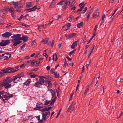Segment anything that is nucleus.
Instances as JSON below:
<instances>
[{
  "label": "nucleus",
  "instance_id": "23",
  "mask_svg": "<svg viewBox=\"0 0 123 123\" xmlns=\"http://www.w3.org/2000/svg\"><path fill=\"white\" fill-rule=\"evenodd\" d=\"M26 6L28 7H30L32 6V5L31 2H28L26 3Z\"/></svg>",
  "mask_w": 123,
  "mask_h": 123
},
{
  "label": "nucleus",
  "instance_id": "8",
  "mask_svg": "<svg viewBox=\"0 0 123 123\" xmlns=\"http://www.w3.org/2000/svg\"><path fill=\"white\" fill-rule=\"evenodd\" d=\"M3 59L4 60H6L9 58L11 56L10 54H2Z\"/></svg>",
  "mask_w": 123,
  "mask_h": 123
},
{
  "label": "nucleus",
  "instance_id": "62",
  "mask_svg": "<svg viewBox=\"0 0 123 123\" xmlns=\"http://www.w3.org/2000/svg\"><path fill=\"white\" fill-rule=\"evenodd\" d=\"M40 116L39 115L37 116L36 117L37 119L39 121L40 120Z\"/></svg>",
  "mask_w": 123,
  "mask_h": 123
},
{
  "label": "nucleus",
  "instance_id": "40",
  "mask_svg": "<svg viewBox=\"0 0 123 123\" xmlns=\"http://www.w3.org/2000/svg\"><path fill=\"white\" fill-rule=\"evenodd\" d=\"M40 61H35V65L34 66H37L39 64V63Z\"/></svg>",
  "mask_w": 123,
  "mask_h": 123
},
{
  "label": "nucleus",
  "instance_id": "5",
  "mask_svg": "<svg viewBox=\"0 0 123 123\" xmlns=\"http://www.w3.org/2000/svg\"><path fill=\"white\" fill-rule=\"evenodd\" d=\"M36 107L34 108L35 110H41L43 108V104L41 103H37L36 105Z\"/></svg>",
  "mask_w": 123,
  "mask_h": 123
},
{
  "label": "nucleus",
  "instance_id": "18",
  "mask_svg": "<svg viewBox=\"0 0 123 123\" xmlns=\"http://www.w3.org/2000/svg\"><path fill=\"white\" fill-rule=\"evenodd\" d=\"M54 57L55 58V61H56L57 60V55L56 53H54L53 55V60L54 61Z\"/></svg>",
  "mask_w": 123,
  "mask_h": 123
},
{
  "label": "nucleus",
  "instance_id": "51",
  "mask_svg": "<svg viewBox=\"0 0 123 123\" xmlns=\"http://www.w3.org/2000/svg\"><path fill=\"white\" fill-rule=\"evenodd\" d=\"M90 86H86V89L85 91L86 92H87L89 89V87Z\"/></svg>",
  "mask_w": 123,
  "mask_h": 123
},
{
  "label": "nucleus",
  "instance_id": "59",
  "mask_svg": "<svg viewBox=\"0 0 123 123\" xmlns=\"http://www.w3.org/2000/svg\"><path fill=\"white\" fill-rule=\"evenodd\" d=\"M82 71L81 73V74L82 75V74H83V72H84V66H83L82 67Z\"/></svg>",
  "mask_w": 123,
  "mask_h": 123
},
{
  "label": "nucleus",
  "instance_id": "24",
  "mask_svg": "<svg viewBox=\"0 0 123 123\" xmlns=\"http://www.w3.org/2000/svg\"><path fill=\"white\" fill-rule=\"evenodd\" d=\"M42 77H44V76H39L40 78L39 79V80L40 81V82L41 83V82L44 83V80L42 78Z\"/></svg>",
  "mask_w": 123,
  "mask_h": 123
},
{
  "label": "nucleus",
  "instance_id": "2",
  "mask_svg": "<svg viewBox=\"0 0 123 123\" xmlns=\"http://www.w3.org/2000/svg\"><path fill=\"white\" fill-rule=\"evenodd\" d=\"M24 76V74L23 73L18 74L13 77V78L12 79V81L15 83H16L19 81H21L22 80V79L21 78L23 77Z\"/></svg>",
  "mask_w": 123,
  "mask_h": 123
},
{
  "label": "nucleus",
  "instance_id": "37",
  "mask_svg": "<svg viewBox=\"0 0 123 123\" xmlns=\"http://www.w3.org/2000/svg\"><path fill=\"white\" fill-rule=\"evenodd\" d=\"M85 5H84L80 7V8L77 11V12H78L79 11L80 12V11L82 10L83 8L84 7Z\"/></svg>",
  "mask_w": 123,
  "mask_h": 123
},
{
  "label": "nucleus",
  "instance_id": "36",
  "mask_svg": "<svg viewBox=\"0 0 123 123\" xmlns=\"http://www.w3.org/2000/svg\"><path fill=\"white\" fill-rule=\"evenodd\" d=\"M12 3L13 4V5L14 6H15V8H17L18 4V3L17 2H13Z\"/></svg>",
  "mask_w": 123,
  "mask_h": 123
},
{
  "label": "nucleus",
  "instance_id": "30",
  "mask_svg": "<svg viewBox=\"0 0 123 123\" xmlns=\"http://www.w3.org/2000/svg\"><path fill=\"white\" fill-rule=\"evenodd\" d=\"M54 44V41L53 40L51 41L49 43H48L47 45H51L53 46Z\"/></svg>",
  "mask_w": 123,
  "mask_h": 123
},
{
  "label": "nucleus",
  "instance_id": "48",
  "mask_svg": "<svg viewBox=\"0 0 123 123\" xmlns=\"http://www.w3.org/2000/svg\"><path fill=\"white\" fill-rule=\"evenodd\" d=\"M24 17V16L22 15H21L19 18H18V20L20 21V20L22 19V18H23Z\"/></svg>",
  "mask_w": 123,
  "mask_h": 123
},
{
  "label": "nucleus",
  "instance_id": "41",
  "mask_svg": "<svg viewBox=\"0 0 123 123\" xmlns=\"http://www.w3.org/2000/svg\"><path fill=\"white\" fill-rule=\"evenodd\" d=\"M25 10H26V11H28V12H31L32 11L35 10V9H31V8L28 9H25Z\"/></svg>",
  "mask_w": 123,
  "mask_h": 123
},
{
  "label": "nucleus",
  "instance_id": "22",
  "mask_svg": "<svg viewBox=\"0 0 123 123\" xmlns=\"http://www.w3.org/2000/svg\"><path fill=\"white\" fill-rule=\"evenodd\" d=\"M77 42L76 41H75L72 44L71 46V48L72 49H73L74 48V47L76 46L77 45Z\"/></svg>",
  "mask_w": 123,
  "mask_h": 123
},
{
  "label": "nucleus",
  "instance_id": "58",
  "mask_svg": "<svg viewBox=\"0 0 123 123\" xmlns=\"http://www.w3.org/2000/svg\"><path fill=\"white\" fill-rule=\"evenodd\" d=\"M91 11L87 12V14H88L87 16H88V17H89L91 14Z\"/></svg>",
  "mask_w": 123,
  "mask_h": 123
},
{
  "label": "nucleus",
  "instance_id": "21",
  "mask_svg": "<svg viewBox=\"0 0 123 123\" xmlns=\"http://www.w3.org/2000/svg\"><path fill=\"white\" fill-rule=\"evenodd\" d=\"M49 40V38H46L45 39H43L42 41V42L44 43L45 44H46L48 42Z\"/></svg>",
  "mask_w": 123,
  "mask_h": 123
},
{
  "label": "nucleus",
  "instance_id": "7",
  "mask_svg": "<svg viewBox=\"0 0 123 123\" xmlns=\"http://www.w3.org/2000/svg\"><path fill=\"white\" fill-rule=\"evenodd\" d=\"M10 41L8 40H2L1 42H0V45L1 46H4L8 45L10 43Z\"/></svg>",
  "mask_w": 123,
  "mask_h": 123
},
{
  "label": "nucleus",
  "instance_id": "1",
  "mask_svg": "<svg viewBox=\"0 0 123 123\" xmlns=\"http://www.w3.org/2000/svg\"><path fill=\"white\" fill-rule=\"evenodd\" d=\"M12 81V79L9 77H6L3 80V82H1L0 84V86H5V89L7 90V89L10 88L11 85V84H9ZM7 92H8L7 91Z\"/></svg>",
  "mask_w": 123,
  "mask_h": 123
},
{
  "label": "nucleus",
  "instance_id": "53",
  "mask_svg": "<svg viewBox=\"0 0 123 123\" xmlns=\"http://www.w3.org/2000/svg\"><path fill=\"white\" fill-rule=\"evenodd\" d=\"M16 69H14L15 72H16L18 71V66H16L15 67Z\"/></svg>",
  "mask_w": 123,
  "mask_h": 123
},
{
  "label": "nucleus",
  "instance_id": "31",
  "mask_svg": "<svg viewBox=\"0 0 123 123\" xmlns=\"http://www.w3.org/2000/svg\"><path fill=\"white\" fill-rule=\"evenodd\" d=\"M48 85L49 87L51 88L52 87V84L51 81H48Z\"/></svg>",
  "mask_w": 123,
  "mask_h": 123
},
{
  "label": "nucleus",
  "instance_id": "3",
  "mask_svg": "<svg viewBox=\"0 0 123 123\" xmlns=\"http://www.w3.org/2000/svg\"><path fill=\"white\" fill-rule=\"evenodd\" d=\"M11 38L13 39L12 40V42H14L16 41H20L21 40V35L18 34L16 35H14L13 36L11 37Z\"/></svg>",
  "mask_w": 123,
  "mask_h": 123
},
{
  "label": "nucleus",
  "instance_id": "10",
  "mask_svg": "<svg viewBox=\"0 0 123 123\" xmlns=\"http://www.w3.org/2000/svg\"><path fill=\"white\" fill-rule=\"evenodd\" d=\"M6 11L4 9H2L0 11V16L2 18L4 17L6 15Z\"/></svg>",
  "mask_w": 123,
  "mask_h": 123
},
{
  "label": "nucleus",
  "instance_id": "49",
  "mask_svg": "<svg viewBox=\"0 0 123 123\" xmlns=\"http://www.w3.org/2000/svg\"><path fill=\"white\" fill-rule=\"evenodd\" d=\"M46 50H45L44 51V52H45V53H44L43 54V55L45 57H48V55H47V53H46Z\"/></svg>",
  "mask_w": 123,
  "mask_h": 123
},
{
  "label": "nucleus",
  "instance_id": "26",
  "mask_svg": "<svg viewBox=\"0 0 123 123\" xmlns=\"http://www.w3.org/2000/svg\"><path fill=\"white\" fill-rule=\"evenodd\" d=\"M16 42H13L14 43L13 44V45L14 46H15L17 45L18 44H19L21 43V41H16Z\"/></svg>",
  "mask_w": 123,
  "mask_h": 123
},
{
  "label": "nucleus",
  "instance_id": "6",
  "mask_svg": "<svg viewBox=\"0 0 123 123\" xmlns=\"http://www.w3.org/2000/svg\"><path fill=\"white\" fill-rule=\"evenodd\" d=\"M8 93H0V98H10L13 96L12 95H10L9 96H7L6 94Z\"/></svg>",
  "mask_w": 123,
  "mask_h": 123
},
{
  "label": "nucleus",
  "instance_id": "56",
  "mask_svg": "<svg viewBox=\"0 0 123 123\" xmlns=\"http://www.w3.org/2000/svg\"><path fill=\"white\" fill-rule=\"evenodd\" d=\"M75 50H74L72 51L71 52H69V55L71 56L72 54L74 52V51Z\"/></svg>",
  "mask_w": 123,
  "mask_h": 123
},
{
  "label": "nucleus",
  "instance_id": "34",
  "mask_svg": "<svg viewBox=\"0 0 123 123\" xmlns=\"http://www.w3.org/2000/svg\"><path fill=\"white\" fill-rule=\"evenodd\" d=\"M54 74L55 75V77L56 78H58L59 76V74L57 72H54Z\"/></svg>",
  "mask_w": 123,
  "mask_h": 123
},
{
  "label": "nucleus",
  "instance_id": "25",
  "mask_svg": "<svg viewBox=\"0 0 123 123\" xmlns=\"http://www.w3.org/2000/svg\"><path fill=\"white\" fill-rule=\"evenodd\" d=\"M62 9L63 10H65L66 9L68 8V6L67 5V4H64L63 6H62Z\"/></svg>",
  "mask_w": 123,
  "mask_h": 123
},
{
  "label": "nucleus",
  "instance_id": "13",
  "mask_svg": "<svg viewBox=\"0 0 123 123\" xmlns=\"http://www.w3.org/2000/svg\"><path fill=\"white\" fill-rule=\"evenodd\" d=\"M76 34L75 33H73L72 34H70L67 37L68 39H70L72 38L76 35Z\"/></svg>",
  "mask_w": 123,
  "mask_h": 123
},
{
  "label": "nucleus",
  "instance_id": "9",
  "mask_svg": "<svg viewBox=\"0 0 123 123\" xmlns=\"http://www.w3.org/2000/svg\"><path fill=\"white\" fill-rule=\"evenodd\" d=\"M11 8H9V11L11 12L12 16L14 18H16V16L14 14L15 11L14 10V9L12 7H11Z\"/></svg>",
  "mask_w": 123,
  "mask_h": 123
},
{
  "label": "nucleus",
  "instance_id": "50",
  "mask_svg": "<svg viewBox=\"0 0 123 123\" xmlns=\"http://www.w3.org/2000/svg\"><path fill=\"white\" fill-rule=\"evenodd\" d=\"M94 48V47H93V48L92 49H91L90 50V53H89V56H88V57H89L90 56V55H91V54L92 53V52L93 51V49Z\"/></svg>",
  "mask_w": 123,
  "mask_h": 123
},
{
  "label": "nucleus",
  "instance_id": "47",
  "mask_svg": "<svg viewBox=\"0 0 123 123\" xmlns=\"http://www.w3.org/2000/svg\"><path fill=\"white\" fill-rule=\"evenodd\" d=\"M72 16H71L70 17H69L68 18V20L70 22L72 21Z\"/></svg>",
  "mask_w": 123,
  "mask_h": 123
},
{
  "label": "nucleus",
  "instance_id": "35",
  "mask_svg": "<svg viewBox=\"0 0 123 123\" xmlns=\"http://www.w3.org/2000/svg\"><path fill=\"white\" fill-rule=\"evenodd\" d=\"M35 61L34 60H31L30 61V62L31 63V64L33 65V66H34L35 65Z\"/></svg>",
  "mask_w": 123,
  "mask_h": 123
},
{
  "label": "nucleus",
  "instance_id": "12",
  "mask_svg": "<svg viewBox=\"0 0 123 123\" xmlns=\"http://www.w3.org/2000/svg\"><path fill=\"white\" fill-rule=\"evenodd\" d=\"M50 114V112L49 111L48 112H46L45 113L42 114V118L43 120L45 121L46 120V116Z\"/></svg>",
  "mask_w": 123,
  "mask_h": 123
},
{
  "label": "nucleus",
  "instance_id": "64",
  "mask_svg": "<svg viewBox=\"0 0 123 123\" xmlns=\"http://www.w3.org/2000/svg\"><path fill=\"white\" fill-rule=\"evenodd\" d=\"M25 43H24L23 44L21 47V49H22L25 46Z\"/></svg>",
  "mask_w": 123,
  "mask_h": 123
},
{
  "label": "nucleus",
  "instance_id": "11",
  "mask_svg": "<svg viewBox=\"0 0 123 123\" xmlns=\"http://www.w3.org/2000/svg\"><path fill=\"white\" fill-rule=\"evenodd\" d=\"M12 34L11 33L8 32H6L5 33L3 34L2 35V37H9L12 35Z\"/></svg>",
  "mask_w": 123,
  "mask_h": 123
},
{
  "label": "nucleus",
  "instance_id": "42",
  "mask_svg": "<svg viewBox=\"0 0 123 123\" xmlns=\"http://www.w3.org/2000/svg\"><path fill=\"white\" fill-rule=\"evenodd\" d=\"M33 118V116H30L28 117V120H31Z\"/></svg>",
  "mask_w": 123,
  "mask_h": 123
},
{
  "label": "nucleus",
  "instance_id": "15",
  "mask_svg": "<svg viewBox=\"0 0 123 123\" xmlns=\"http://www.w3.org/2000/svg\"><path fill=\"white\" fill-rule=\"evenodd\" d=\"M22 40L24 42H26L28 40V37L26 36H24L21 37V40Z\"/></svg>",
  "mask_w": 123,
  "mask_h": 123
},
{
  "label": "nucleus",
  "instance_id": "4",
  "mask_svg": "<svg viewBox=\"0 0 123 123\" xmlns=\"http://www.w3.org/2000/svg\"><path fill=\"white\" fill-rule=\"evenodd\" d=\"M55 93H52V98H54L53 99H51V102L50 103V105H53L54 104L55 101L56 100V97H57L59 95V93H57V96H55Z\"/></svg>",
  "mask_w": 123,
  "mask_h": 123
},
{
  "label": "nucleus",
  "instance_id": "45",
  "mask_svg": "<svg viewBox=\"0 0 123 123\" xmlns=\"http://www.w3.org/2000/svg\"><path fill=\"white\" fill-rule=\"evenodd\" d=\"M76 103V102L75 101L73 102L72 103V104H71V107H72V106H75V105Z\"/></svg>",
  "mask_w": 123,
  "mask_h": 123
},
{
  "label": "nucleus",
  "instance_id": "57",
  "mask_svg": "<svg viewBox=\"0 0 123 123\" xmlns=\"http://www.w3.org/2000/svg\"><path fill=\"white\" fill-rule=\"evenodd\" d=\"M65 2L66 3V4L67 5L68 4L70 5V4L71 2L70 1H65Z\"/></svg>",
  "mask_w": 123,
  "mask_h": 123
},
{
  "label": "nucleus",
  "instance_id": "52",
  "mask_svg": "<svg viewBox=\"0 0 123 123\" xmlns=\"http://www.w3.org/2000/svg\"><path fill=\"white\" fill-rule=\"evenodd\" d=\"M120 56V58L121 59H123V53H121L120 55H119Z\"/></svg>",
  "mask_w": 123,
  "mask_h": 123
},
{
  "label": "nucleus",
  "instance_id": "14",
  "mask_svg": "<svg viewBox=\"0 0 123 123\" xmlns=\"http://www.w3.org/2000/svg\"><path fill=\"white\" fill-rule=\"evenodd\" d=\"M56 4V0H53L49 6V8L51 9L52 8L54 7V5Z\"/></svg>",
  "mask_w": 123,
  "mask_h": 123
},
{
  "label": "nucleus",
  "instance_id": "17",
  "mask_svg": "<svg viewBox=\"0 0 123 123\" xmlns=\"http://www.w3.org/2000/svg\"><path fill=\"white\" fill-rule=\"evenodd\" d=\"M8 73H14L15 71L14 69L10 67H8Z\"/></svg>",
  "mask_w": 123,
  "mask_h": 123
},
{
  "label": "nucleus",
  "instance_id": "33",
  "mask_svg": "<svg viewBox=\"0 0 123 123\" xmlns=\"http://www.w3.org/2000/svg\"><path fill=\"white\" fill-rule=\"evenodd\" d=\"M4 72V73H8V68H7L6 69L2 70Z\"/></svg>",
  "mask_w": 123,
  "mask_h": 123
},
{
  "label": "nucleus",
  "instance_id": "29",
  "mask_svg": "<svg viewBox=\"0 0 123 123\" xmlns=\"http://www.w3.org/2000/svg\"><path fill=\"white\" fill-rule=\"evenodd\" d=\"M61 18V16L60 15H59L58 16H56L54 17V19L55 20H58L59 18Z\"/></svg>",
  "mask_w": 123,
  "mask_h": 123
},
{
  "label": "nucleus",
  "instance_id": "38",
  "mask_svg": "<svg viewBox=\"0 0 123 123\" xmlns=\"http://www.w3.org/2000/svg\"><path fill=\"white\" fill-rule=\"evenodd\" d=\"M48 108L47 107H45V108H43L42 110L41 111V112H42L43 113L45 111H48Z\"/></svg>",
  "mask_w": 123,
  "mask_h": 123
},
{
  "label": "nucleus",
  "instance_id": "44",
  "mask_svg": "<svg viewBox=\"0 0 123 123\" xmlns=\"http://www.w3.org/2000/svg\"><path fill=\"white\" fill-rule=\"evenodd\" d=\"M37 75L35 74L31 75L30 76V77L31 78H35Z\"/></svg>",
  "mask_w": 123,
  "mask_h": 123
},
{
  "label": "nucleus",
  "instance_id": "20",
  "mask_svg": "<svg viewBox=\"0 0 123 123\" xmlns=\"http://www.w3.org/2000/svg\"><path fill=\"white\" fill-rule=\"evenodd\" d=\"M42 85V84L39 82L35 83L34 86L36 87H38Z\"/></svg>",
  "mask_w": 123,
  "mask_h": 123
},
{
  "label": "nucleus",
  "instance_id": "16",
  "mask_svg": "<svg viewBox=\"0 0 123 123\" xmlns=\"http://www.w3.org/2000/svg\"><path fill=\"white\" fill-rule=\"evenodd\" d=\"M31 82V80L29 79L26 80V81L24 83V85H28Z\"/></svg>",
  "mask_w": 123,
  "mask_h": 123
},
{
  "label": "nucleus",
  "instance_id": "32",
  "mask_svg": "<svg viewBox=\"0 0 123 123\" xmlns=\"http://www.w3.org/2000/svg\"><path fill=\"white\" fill-rule=\"evenodd\" d=\"M50 100H46L45 101L44 105H47L48 104H49L50 103Z\"/></svg>",
  "mask_w": 123,
  "mask_h": 123
},
{
  "label": "nucleus",
  "instance_id": "39",
  "mask_svg": "<svg viewBox=\"0 0 123 123\" xmlns=\"http://www.w3.org/2000/svg\"><path fill=\"white\" fill-rule=\"evenodd\" d=\"M23 7V6L22 4L18 3V6H17L18 8H20L22 7Z\"/></svg>",
  "mask_w": 123,
  "mask_h": 123
},
{
  "label": "nucleus",
  "instance_id": "27",
  "mask_svg": "<svg viewBox=\"0 0 123 123\" xmlns=\"http://www.w3.org/2000/svg\"><path fill=\"white\" fill-rule=\"evenodd\" d=\"M64 4H66V3L64 1L62 0L60 2L57 3V5H62V6H63Z\"/></svg>",
  "mask_w": 123,
  "mask_h": 123
},
{
  "label": "nucleus",
  "instance_id": "46",
  "mask_svg": "<svg viewBox=\"0 0 123 123\" xmlns=\"http://www.w3.org/2000/svg\"><path fill=\"white\" fill-rule=\"evenodd\" d=\"M4 72H3V71L2 70L0 71V74L1 75L0 76H3V75H4Z\"/></svg>",
  "mask_w": 123,
  "mask_h": 123
},
{
  "label": "nucleus",
  "instance_id": "60",
  "mask_svg": "<svg viewBox=\"0 0 123 123\" xmlns=\"http://www.w3.org/2000/svg\"><path fill=\"white\" fill-rule=\"evenodd\" d=\"M46 69L47 70L49 71V70L50 68V67L49 66H47L46 67Z\"/></svg>",
  "mask_w": 123,
  "mask_h": 123
},
{
  "label": "nucleus",
  "instance_id": "19",
  "mask_svg": "<svg viewBox=\"0 0 123 123\" xmlns=\"http://www.w3.org/2000/svg\"><path fill=\"white\" fill-rule=\"evenodd\" d=\"M99 15L98 12H95L92 15L93 18L98 17Z\"/></svg>",
  "mask_w": 123,
  "mask_h": 123
},
{
  "label": "nucleus",
  "instance_id": "43",
  "mask_svg": "<svg viewBox=\"0 0 123 123\" xmlns=\"http://www.w3.org/2000/svg\"><path fill=\"white\" fill-rule=\"evenodd\" d=\"M87 10V8L86 7L83 10V11L82 12V13L84 14L85 13L86 11Z\"/></svg>",
  "mask_w": 123,
  "mask_h": 123
},
{
  "label": "nucleus",
  "instance_id": "61",
  "mask_svg": "<svg viewBox=\"0 0 123 123\" xmlns=\"http://www.w3.org/2000/svg\"><path fill=\"white\" fill-rule=\"evenodd\" d=\"M71 24L69 23H68L66 25L68 27H70L71 26Z\"/></svg>",
  "mask_w": 123,
  "mask_h": 123
},
{
  "label": "nucleus",
  "instance_id": "63",
  "mask_svg": "<svg viewBox=\"0 0 123 123\" xmlns=\"http://www.w3.org/2000/svg\"><path fill=\"white\" fill-rule=\"evenodd\" d=\"M105 17V14H104L102 16V21H104Z\"/></svg>",
  "mask_w": 123,
  "mask_h": 123
},
{
  "label": "nucleus",
  "instance_id": "28",
  "mask_svg": "<svg viewBox=\"0 0 123 123\" xmlns=\"http://www.w3.org/2000/svg\"><path fill=\"white\" fill-rule=\"evenodd\" d=\"M83 22H81L80 23H79L77 24V27L78 28H80L81 26L83 25Z\"/></svg>",
  "mask_w": 123,
  "mask_h": 123
},
{
  "label": "nucleus",
  "instance_id": "54",
  "mask_svg": "<svg viewBox=\"0 0 123 123\" xmlns=\"http://www.w3.org/2000/svg\"><path fill=\"white\" fill-rule=\"evenodd\" d=\"M42 26L43 28H46L47 26V25L46 24L43 25H42Z\"/></svg>",
  "mask_w": 123,
  "mask_h": 123
},
{
  "label": "nucleus",
  "instance_id": "55",
  "mask_svg": "<svg viewBox=\"0 0 123 123\" xmlns=\"http://www.w3.org/2000/svg\"><path fill=\"white\" fill-rule=\"evenodd\" d=\"M73 95H74V93H72L70 94V97H69V101H70L71 99L72 98V97Z\"/></svg>",
  "mask_w": 123,
  "mask_h": 123
}]
</instances>
